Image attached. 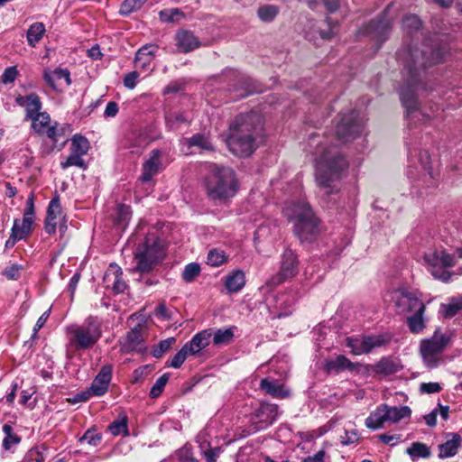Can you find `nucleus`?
Returning <instances> with one entry per match:
<instances>
[{"label":"nucleus","mask_w":462,"mask_h":462,"mask_svg":"<svg viewBox=\"0 0 462 462\" xmlns=\"http://www.w3.org/2000/svg\"><path fill=\"white\" fill-rule=\"evenodd\" d=\"M397 60L402 65V75L403 85L400 91V98L402 106L406 109V116L409 123H416L424 119H430L434 116L439 107L431 114L419 109L417 107V94L419 90H427V85L423 81V77L428 66L439 63L443 60L444 51L440 49H432L424 45L422 49L417 47H406L400 49L397 53Z\"/></svg>","instance_id":"nucleus-1"},{"label":"nucleus","mask_w":462,"mask_h":462,"mask_svg":"<svg viewBox=\"0 0 462 462\" xmlns=\"http://www.w3.org/2000/svg\"><path fill=\"white\" fill-rule=\"evenodd\" d=\"M318 137L312 134L310 138V145L317 144L316 182L320 191L329 196L339 190L337 180L347 168V162L337 144H333L328 137H326L325 142L317 141Z\"/></svg>","instance_id":"nucleus-2"},{"label":"nucleus","mask_w":462,"mask_h":462,"mask_svg":"<svg viewBox=\"0 0 462 462\" xmlns=\"http://www.w3.org/2000/svg\"><path fill=\"white\" fill-rule=\"evenodd\" d=\"M263 131L262 116L255 111L240 114L230 123L226 143L234 154L250 156L257 148Z\"/></svg>","instance_id":"nucleus-3"},{"label":"nucleus","mask_w":462,"mask_h":462,"mask_svg":"<svg viewBox=\"0 0 462 462\" xmlns=\"http://www.w3.org/2000/svg\"><path fill=\"white\" fill-rule=\"evenodd\" d=\"M283 214L292 223L293 234L301 243L313 242L320 234V220L306 200L288 203Z\"/></svg>","instance_id":"nucleus-4"},{"label":"nucleus","mask_w":462,"mask_h":462,"mask_svg":"<svg viewBox=\"0 0 462 462\" xmlns=\"http://www.w3.org/2000/svg\"><path fill=\"white\" fill-rule=\"evenodd\" d=\"M205 187L210 199L226 201L236 194L238 182L231 168L214 165L205 180Z\"/></svg>","instance_id":"nucleus-5"},{"label":"nucleus","mask_w":462,"mask_h":462,"mask_svg":"<svg viewBox=\"0 0 462 462\" xmlns=\"http://www.w3.org/2000/svg\"><path fill=\"white\" fill-rule=\"evenodd\" d=\"M68 346L76 351L92 348L102 336L101 325L97 318L88 317L80 324L67 328Z\"/></svg>","instance_id":"nucleus-6"},{"label":"nucleus","mask_w":462,"mask_h":462,"mask_svg":"<svg viewBox=\"0 0 462 462\" xmlns=\"http://www.w3.org/2000/svg\"><path fill=\"white\" fill-rule=\"evenodd\" d=\"M165 246L162 239L155 234H149L139 244L135 252V271L148 273L164 258Z\"/></svg>","instance_id":"nucleus-7"},{"label":"nucleus","mask_w":462,"mask_h":462,"mask_svg":"<svg viewBox=\"0 0 462 462\" xmlns=\"http://www.w3.org/2000/svg\"><path fill=\"white\" fill-rule=\"evenodd\" d=\"M423 259L428 272L435 279L448 282L456 274L448 271L456 265L455 257L445 250L430 249L424 254Z\"/></svg>","instance_id":"nucleus-8"},{"label":"nucleus","mask_w":462,"mask_h":462,"mask_svg":"<svg viewBox=\"0 0 462 462\" xmlns=\"http://www.w3.org/2000/svg\"><path fill=\"white\" fill-rule=\"evenodd\" d=\"M364 131V120L358 111L353 109L348 114H343L336 123L334 134L336 140L345 143L358 137Z\"/></svg>","instance_id":"nucleus-9"},{"label":"nucleus","mask_w":462,"mask_h":462,"mask_svg":"<svg viewBox=\"0 0 462 462\" xmlns=\"http://www.w3.org/2000/svg\"><path fill=\"white\" fill-rule=\"evenodd\" d=\"M451 333H441L436 330L433 336L429 339L420 342V354L427 367L435 368L439 362V356L449 344Z\"/></svg>","instance_id":"nucleus-10"},{"label":"nucleus","mask_w":462,"mask_h":462,"mask_svg":"<svg viewBox=\"0 0 462 462\" xmlns=\"http://www.w3.org/2000/svg\"><path fill=\"white\" fill-rule=\"evenodd\" d=\"M298 272L297 255L291 249L286 248L281 255L279 271L266 282V286L273 289L287 280L292 279Z\"/></svg>","instance_id":"nucleus-11"},{"label":"nucleus","mask_w":462,"mask_h":462,"mask_svg":"<svg viewBox=\"0 0 462 462\" xmlns=\"http://www.w3.org/2000/svg\"><path fill=\"white\" fill-rule=\"evenodd\" d=\"M392 300L394 301L396 312L400 315H408L415 311L424 312L425 305L413 292L406 289H398L393 292Z\"/></svg>","instance_id":"nucleus-12"},{"label":"nucleus","mask_w":462,"mask_h":462,"mask_svg":"<svg viewBox=\"0 0 462 462\" xmlns=\"http://www.w3.org/2000/svg\"><path fill=\"white\" fill-rule=\"evenodd\" d=\"M388 9L389 6L380 17L372 20L364 27V33L378 42V48L386 41L392 30V22L387 16Z\"/></svg>","instance_id":"nucleus-13"},{"label":"nucleus","mask_w":462,"mask_h":462,"mask_svg":"<svg viewBox=\"0 0 462 462\" xmlns=\"http://www.w3.org/2000/svg\"><path fill=\"white\" fill-rule=\"evenodd\" d=\"M279 416V406L268 402H262L260 406L252 413L251 420L256 424L255 430H260L272 425Z\"/></svg>","instance_id":"nucleus-14"},{"label":"nucleus","mask_w":462,"mask_h":462,"mask_svg":"<svg viewBox=\"0 0 462 462\" xmlns=\"http://www.w3.org/2000/svg\"><path fill=\"white\" fill-rule=\"evenodd\" d=\"M402 369L401 360L398 357L388 356L382 357L378 362L371 365L369 371L374 375L386 377L398 373Z\"/></svg>","instance_id":"nucleus-15"},{"label":"nucleus","mask_w":462,"mask_h":462,"mask_svg":"<svg viewBox=\"0 0 462 462\" xmlns=\"http://www.w3.org/2000/svg\"><path fill=\"white\" fill-rule=\"evenodd\" d=\"M64 218L65 216L61 209L60 198L57 195L50 201L47 208V217L44 226L45 231L50 235L54 234L59 221L64 220Z\"/></svg>","instance_id":"nucleus-16"},{"label":"nucleus","mask_w":462,"mask_h":462,"mask_svg":"<svg viewBox=\"0 0 462 462\" xmlns=\"http://www.w3.org/2000/svg\"><path fill=\"white\" fill-rule=\"evenodd\" d=\"M161 156L162 152L159 149H153L151 152L150 157L143 163L139 180L143 183L148 182L160 172L162 170Z\"/></svg>","instance_id":"nucleus-17"},{"label":"nucleus","mask_w":462,"mask_h":462,"mask_svg":"<svg viewBox=\"0 0 462 462\" xmlns=\"http://www.w3.org/2000/svg\"><path fill=\"white\" fill-rule=\"evenodd\" d=\"M260 390L275 399H286L291 396V390L273 377L263 378L259 384Z\"/></svg>","instance_id":"nucleus-18"},{"label":"nucleus","mask_w":462,"mask_h":462,"mask_svg":"<svg viewBox=\"0 0 462 462\" xmlns=\"http://www.w3.org/2000/svg\"><path fill=\"white\" fill-rule=\"evenodd\" d=\"M123 271L116 263H111L105 273L104 282L107 287H111L115 293H122L127 288L123 279Z\"/></svg>","instance_id":"nucleus-19"},{"label":"nucleus","mask_w":462,"mask_h":462,"mask_svg":"<svg viewBox=\"0 0 462 462\" xmlns=\"http://www.w3.org/2000/svg\"><path fill=\"white\" fill-rule=\"evenodd\" d=\"M112 371L113 366L111 365H105L101 367L90 386L94 396L99 397L107 392L112 379Z\"/></svg>","instance_id":"nucleus-20"},{"label":"nucleus","mask_w":462,"mask_h":462,"mask_svg":"<svg viewBox=\"0 0 462 462\" xmlns=\"http://www.w3.org/2000/svg\"><path fill=\"white\" fill-rule=\"evenodd\" d=\"M176 46L180 51L188 53L200 47L199 40L188 30H180L175 36Z\"/></svg>","instance_id":"nucleus-21"},{"label":"nucleus","mask_w":462,"mask_h":462,"mask_svg":"<svg viewBox=\"0 0 462 462\" xmlns=\"http://www.w3.org/2000/svg\"><path fill=\"white\" fill-rule=\"evenodd\" d=\"M18 106L23 107L26 112L25 118L30 119L37 114L41 113L42 102L36 93H31L27 96L19 95L15 98Z\"/></svg>","instance_id":"nucleus-22"},{"label":"nucleus","mask_w":462,"mask_h":462,"mask_svg":"<svg viewBox=\"0 0 462 462\" xmlns=\"http://www.w3.org/2000/svg\"><path fill=\"white\" fill-rule=\"evenodd\" d=\"M43 79L46 83L54 90H58L61 80H64L66 86L71 84L70 73L67 69L57 68L53 70L45 69Z\"/></svg>","instance_id":"nucleus-23"},{"label":"nucleus","mask_w":462,"mask_h":462,"mask_svg":"<svg viewBox=\"0 0 462 462\" xmlns=\"http://www.w3.org/2000/svg\"><path fill=\"white\" fill-rule=\"evenodd\" d=\"M141 329L142 328L139 325L127 333L125 342L122 346L124 352H143L145 349L143 343V339Z\"/></svg>","instance_id":"nucleus-24"},{"label":"nucleus","mask_w":462,"mask_h":462,"mask_svg":"<svg viewBox=\"0 0 462 462\" xmlns=\"http://www.w3.org/2000/svg\"><path fill=\"white\" fill-rule=\"evenodd\" d=\"M408 157L411 162L417 159L418 162L421 166V169L427 172L430 179L433 178L431 166H430V156L426 150L419 149L418 147L412 145L411 143H408Z\"/></svg>","instance_id":"nucleus-25"},{"label":"nucleus","mask_w":462,"mask_h":462,"mask_svg":"<svg viewBox=\"0 0 462 462\" xmlns=\"http://www.w3.org/2000/svg\"><path fill=\"white\" fill-rule=\"evenodd\" d=\"M212 335V329H205L197 333L189 342L185 344L189 354L195 355L207 347L210 343Z\"/></svg>","instance_id":"nucleus-26"},{"label":"nucleus","mask_w":462,"mask_h":462,"mask_svg":"<svg viewBox=\"0 0 462 462\" xmlns=\"http://www.w3.org/2000/svg\"><path fill=\"white\" fill-rule=\"evenodd\" d=\"M158 47L152 44L144 45L140 48L134 59V63L137 68H142L143 69H148L150 68L151 63L155 58V52Z\"/></svg>","instance_id":"nucleus-27"},{"label":"nucleus","mask_w":462,"mask_h":462,"mask_svg":"<svg viewBox=\"0 0 462 462\" xmlns=\"http://www.w3.org/2000/svg\"><path fill=\"white\" fill-rule=\"evenodd\" d=\"M224 282L228 293L238 292L245 285V274L241 270H235L225 276Z\"/></svg>","instance_id":"nucleus-28"},{"label":"nucleus","mask_w":462,"mask_h":462,"mask_svg":"<svg viewBox=\"0 0 462 462\" xmlns=\"http://www.w3.org/2000/svg\"><path fill=\"white\" fill-rule=\"evenodd\" d=\"M451 436V439H448L445 443L439 446V458L451 457L457 453L461 446L462 439L457 433H453Z\"/></svg>","instance_id":"nucleus-29"},{"label":"nucleus","mask_w":462,"mask_h":462,"mask_svg":"<svg viewBox=\"0 0 462 462\" xmlns=\"http://www.w3.org/2000/svg\"><path fill=\"white\" fill-rule=\"evenodd\" d=\"M385 422H387L385 403L377 406L376 409L365 419V426L373 430L382 429Z\"/></svg>","instance_id":"nucleus-30"},{"label":"nucleus","mask_w":462,"mask_h":462,"mask_svg":"<svg viewBox=\"0 0 462 462\" xmlns=\"http://www.w3.org/2000/svg\"><path fill=\"white\" fill-rule=\"evenodd\" d=\"M386 420L390 423H398L402 419L409 418L411 410L406 405L390 406L385 404Z\"/></svg>","instance_id":"nucleus-31"},{"label":"nucleus","mask_w":462,"mask_h":462,"mask_svg":"<svg viewBox=\"0 0 462 462\" xmlns=\"http://www.w3.org/2000/svg\"><path fill=\"white\" fill-rule=\"evenodd\" d=\"M356 365L352 363L345 356H337L334 359H330L326 363V369L328 372L339 373L341 371L349 370L353 371Z\"/></svg>","instance_id":"nucleus-32"},{"label":"nucleus","mask_w":462,"mask_h":462,"mask_svg":"<svg viewBox=\"0 0 462 462\" xmlns=\"http://www.w3.org/2000/svg\"><path fill=\"white\" fill-rule=\"evenodd\" d=\"M346 345L351 349L352 354L359 356L369 353L366 336H362L359 337H349L346 339Z\"/></svg>","instance_id":"nucleus-33"},{"label":"nucleus","mask_w":462,"mask_h":462,"mask_svg":"<svg viewBox=\"0 0 462 462\" xmlns=\"http://www.w3.org/2000/svg\"><path fill=\"white\" fill-rule=\"evenodd\" d=\"M32 224L33 222L27 217H23L22 220L14 219L11 231L23 240L30 235Z\"/></svg>","instance_id":"nucleus-34"},{"label":"nucleus","mask_w":462,"mask_h":462,"mask_svg":"<svg viewBox=\"0 0 462 462\" xmlns=\"http://www.w3.org/2000/svg\"><path fill=\"white\" fill-rule=\"evenodd\" d=\"M45 32V26L42 23H34L30 25L27 31V42L32 47H34L42 38Z\"/></svg>","instance_id":"nucleus-35"},{"label":"nucleus","mask_w":462,"mask_h":462,"mask_svg":"<svg viewBox=\"0 0 462 462\" xmlns=\"http://www.w3.org/2000/svg\"><path fill=\"white\" fill-rule=\"evenodd\" d=\"M3 432L5 438L3 439V448L5 450H12L13 446L18 445L21 442V437L14 432V429L9 424L3 426Z\"/></svg>","instance_id":"nucleus-36"},{"label":"nucleus","mask_w":462,"mask_h":462,"mask_svg":"<svg viewBox=\"0 0 462 462\" xmlns=\"http://www.w3.org/2000/svg\"><path fill=\"white\" fill-rule=\"evenodd\" d=\"M213 343L215 346L228 345L234 337V328H218L212 335Z\"/></svg>","instance_id":"nucleus-37"},{"label":"nucleus","mask_w":462,"mask_h":462,"mask_svg":"<svg viewBox=\"0 0 462 462\" xmlns=\"http://www.w3.org/2000/svg\"><path fill=\"white\" fill-rule=\"evenodd\" d=\"M367 345L369 353L378 347L388 345L392 340V336L389 333H382L379 335H368L366 336Z\"/></svg>","instance_id":"nucleus-38"},{"label":"nucleus","mask_w":462,"mask_h":462,"mask_svg":"<svg viewBox=\"0 0 462 462\" xmlns=\"http://www.w3.org/2000/svg\"><path fill=\"white\" fill-rule=\"evenodd\" d=\"M30 120H32V129L38 134H41L51 125L50 115L46 112H41L30 118Z\"/></svg>","instance_id":"nucleus-39"},{"label":"nucleus","mask_w":462,"mask_h":462,"mask_svg":"<svg viewBox=\"0 0 462 462\" xmlns=\"http://www.w3.org/2000/svg\"><path fill=\"white\" fill-rule=\"evenodd\" d=\"M407 453L412 460L420 457L428 458L430 456V448L426 444L420 442H413L407 449Z\"/></svg>","instance_id":"nucleus-40"},{"label":"nucleus","mask_w":462,"mask_h":462,"mask_svg":"<svg viewBox=\"0 0 462 462\" xmlns=\"http://www.w3.org/2000/svg\"><path fill=\"white\" fill-rule=\"evenodd\" d=\"M90 148V144L88 140L81 135L75 134L71 139V152L80 154L82 156L86 155Z\"/></svg>","instance_id":"nucleus-41"},{"label":"nucleus","mask_w":462,"mask_h":462,"mask_svg":"<svg viewBox=\"0 0 462 462\" xmlns=\"http://www.w3.org/2000/svg\"><path fill=\"white\" fill-rule=\"evenodd\" d=\"M279 14L278 6L274 5H265L260 6L257 10L259 19L263 23L273 22Z\"/></svg>","instance_id":"nucleus-42"},{"label":"nucleus","mask_w":462,"mask_h":462,"mask_svg":"<svg viewBox=\"0 0 462 462\" xmlns=\"http://www.w3.org/2000/svg\"><path fill=\"white\" fill-rule=\"evenodd\" d=\"M462 310V296L457 298H453L447 304H442L440 307V311L446 318L454 317L459 310Z\"/></svg>","instance_id":"nucleus-43"},{"label":"nucleus","mask_w":462,"mask_h":462,"mask_svg":"<svg viewBox=\"0 0 462 462\" xmlns=\"http://www.w3.org/2000/svg\"><path fill=\"white\" fill-rule=\"evenodd\" d=\"M131 215L132 212L130 207L125 205H118L116 208V216L115 218L116 225L119 228L124 229L127 226L131 218Z\"/></svg>","instance_id":"nucleus-44"},{"label":"nucleus","mask_w":462,"mask_h":462,"mask_svg":"<svg viewBox=\"0 0 462 462\" xmlns=\"http://www.w3.org/2000/svg\"><path fill=\"white\" fill-rule=\"evenodd\" d=\"M423 313L424 312L415 311L407 318V324L411 332L420 333L423 330V328H425L422 317Z\"/></svg>","instance_id":"nucleus-45"},{"label":"nucleus","mask_w":462,"mask_h":462,"mask_svg":"<svg viewBox=\"0 0 462 462\" xmlns=\"http://www.w3.org/2000/svg\"><path fill=\"white\" fill-rule=\"evenodd\" d=\"M165 121L171 130H177L180 125L187 124L189 118L183 113L173 112L166 115Z\"/></svg>","instance_id":"nucleus-46"},{"label":"nucleus","mask_w":462,"mask_h":462,"mask_svg":"<svg viewBox=\"0 0 462 462\" xmlns=\"http://www.w3.org/2000/svg\"><path fill=\"white\" fill-rule=\"evenodd\" d=\"M159 16L163 23H177L184 17V14L178 8H171L162 10Z\"/></svg>","instance_id":"nucleus-47"},{"label":"nucleus","mask_w":462,"mask_h":462,"mask_svg":"<svg viewBox=\"0 0 462 462\" xmlns=\"http://www.w3.org/2000/svg\"><path fill=\"white\" fill-rule=\"evenodd\" d=\"M421 28V21L415 14H409L404 16L402 20V29L407 33H412Z\"/></svg>","instance_id":"nucleus-48"},{"label":"nucleus","mask_w":462,"mask_h":462,"mask_svg":"<svg viewBox=\"0 0 462 462\" xmlns=\"http://www.w3.org/2000/svg\"><path fill=\"white\" fill-rule=\"evenodd\" d=\"M200 449L207 462H216L223 451L220 447L211 448L207 441L200 444Z\"/></svg>","instance_id":"nucleus-49"},{"label":"nucleus","mask_w":462,"mask_h":462,"mask_svg":"<svg viewBox=\"0 0 462 462\" xmlns=\"http://www.w3.org/2000/svg\"><path fill=\"white\" fill-rule=\"evenodd\" d=\"M226 259L227 257L224 251L212 249L208 254L207 263L213 267H217L225 263Z\"/></svg>","instance_id":"nucleus-50"},{"label":"nucleus","mask_w":462,"mask_h":462,"mask_svg":"<svg viewBox=\"0 0 462 462\" xmlns=\"http://www.w3.org/2000/svg\"><path fill=\"white\" fill-rule=\"evenodd\" d=\"M82 157V155L71 152L69 157L65 161L60 162L61 169L65 170L71 166H77L80 169H86V164Z\"/></svg>","instance_id":"nucleus-51"},{"label":"nucleus","mask_w":462,"mask_h":462,"mask_svg":"<svg viewBox=\"0 0 462 462\" xmlns=\"http://www.w3.org/2000/svg\"><path fill=\"white\" fill-rule=\"evenodd\" d=\"M189 351L187 349V346L184 345L180 351H178L174 356L168 360L167 365L173 368H180L182 364L187 359Z\"/></svg>","instance_id":"nucleus-52"},{"label":"nucleus","mask_w":462,"mask_h":462,"mask_svg":"<svg viewBox=\"0 0 462 462\" xmlns=\"http://www.w3.org/2000/svg\"><path fill=\"white\" fill-rule=\"evenodd\" d=\"M147 0H125L120 6L119 13L128 15L134 11L140 9Z\"/></svg>","instance_id":"nucleus-53"},{"label":"nucleus","mask_w":462,"mask_h":462,"mask_svg":"<svg viewBox=\"0 0 462 462\" xmlns=\"http://www.w3.org/2000/svg\"><path fill=\"white\" fill-rule=\"evenodd\" d=\"M174 342V337H169L167 339L162 340L157 346H154L152 350V356L155 358L162 357L166 352H168L171 349Z\"/></svg>","instance_id":"nucleus-54"},{"label":"nucleus","mask_w":462,"mask_h":462,"mask_svg":"<svg viewBox=\"0 0 462 462\" xmlns=\"http://www.w3.org/2000/svg\"><path fill=\"white\" fill-rule=\"evenodd\" d=\"M200 273V266L197 263H190L187 264L182 273V279L190 282Z\"/></svg>","instance_id":"nucleus-55"},{"label":"nucleus","mask_w":462,"mask_h":462,"mask_svg":"<svg viewBox=\"0 0 462 462\" xmlns=\"http://www.w3.org/2000/svg\"><path fill=\"white\" fill-rule=\"evenodd\" d=\"M169 381V374H163L161 375L154 384L152 386L150 391V396L152 398H157L163 391V388L165 387L166 383Z\"/></svg>","instance_id":"nucleus-56"},{"label":"nucleus","mask_w":462,"mask_h":462,"mask_svg":"<svg viewBox=\"0 0 462 462\" xmlns=\"http://www.w3.org/2000/svg\"><path fill=\"white\" fill-rule=\"evenodd\" d=\"M189 143L190 146H199L204 150H212L213 146L209 139L202 134H195L193 135Z\"/></svg>","instance_id":"nucleus-57"},{"label":"nucleus","mask_w":462,"mask_h":462,"mask_svg":"<svg viewBox=\"0 0 462 462\" xmlns=\"http://www.w3.org/2000/svg\"><path fill=\"white\" fill-rule=\"evenodd\" d=\"M102 437L92 430H88L82 437L79 438L80 443L87 442L90 446L97 447L100 444Z\"/></svg>","instance_id":"nucleus-58"},{"label":"nucleus","mask_w":462,"mask_h":462,"mask_svg":"<svg viewBox=\"0 0 462 462\" xmlns=\"http://www.w3.org/2000/svg\"><path fill=\"white\" fill-rule=\"evenodd\" d=\"M326 23L328 26V30L321 29L319 31V35L324 40H330L337 33V22L333 21L331 18H327Z\"/></svg>","instance_id":"nucleus-59"},{"label":"nucleus","mask_w":462,"mask_h":462,"mask_svg":"<svg viewBox=\"0 0 462 462\" xmlns=\"http://www.w3.org/2000/svg\"><path fill=\"white\" fill-rule=\"evenodd\" d=\"M109 431L114 436H118L122 433H126L127 431V423L126 420L124 418L122 420H116L113 421L109 427Z\"/></svg>","instance_id":"nucleus-60"},{"label":"nucleus","mask_w":462,"mask_h":462,"mask_svg":"<svg viewBox=\"0 0 462 462\" xmlns=\"http://www.w3.org/2000/svg\"><path fill=\"white\" fill-rule=\"evenodd\" d=\"M57 125V123L50 125L40 135H46L54 143H56L59 141V136L63 134V129H58Z\"/></svg>","instance_id":"nucleus-61"},{"label":"nucleus","mask_w":462,"mask_h":462,"mask_svg":"<svg viewBox=\"0 0 462 462\" xmlns=\"http://www.w3.org/2000/svg\"><path fill=\"white\" fill-rule=\"evenodd\" d=\"M18 75V70L15 66L8 67L5 69L2 75V81L5 84L13 83Z\"/></svg>","instance_id":"nucleus-62"},{"label":"nucleus","mask_w":462,"mask_h":462,"mask_svg":"<svg viewBox=\"0 0 462 462\" xmlns=\"http://www.w3.org/2000/svg\"><path fill=\"white\" fill-rule=\"evenodd\" d=\"M441 386L439 383H422L420 385V390L424 393H436L441 391Z\"/></svg>","instance_id":"nucleus-63"},{"label":"nucleus","mask_w":462,"mask_h":462,"mask_svg":"<svg viewBox=\"0 0 462 462\" xmlns=\"http://www.w3.org/2000/svg\"><path fill=\"white\" fill-rule=\"evenodd\" d=\"M43 455L36 449L29 450L25 457L26 462H43Z\"/></svg>","instance_id":"nucleus-64"}]
</instances>
